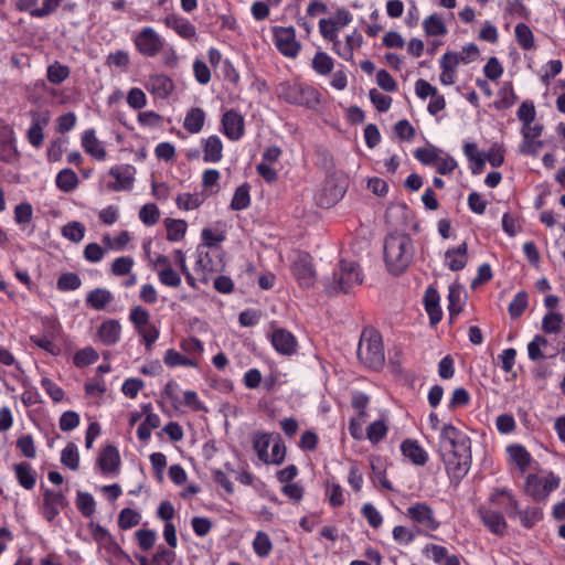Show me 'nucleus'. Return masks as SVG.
<instances>
[{"label": "nucleus", "mask_w": 565, "mask_h": 565, "mask_svg": "<svg viewBox=\"0 0 565 565\" xmlns=\"http://www.w3.org/2000/svg\"><path fill=\"white\" fill-rule=\"evenodd\" d=\"M127 104L132 109H141L147 105V96L142 89L132 87L127 95Z\"/></svg>", "instance_id": "nucleus-64"}, {"label": "nucleus", "mask_w": 565, "mask_h": 565, "mask_svg": "<svg viewBox=\"0 0 565 565\" xmlns=\"http://www.w3.org/2000/svg\"><path fill=\"white\" fill-rule=\"evenodd\" d=\"M76 505L81 513L90 516L95 512V501L92 494L86 492H77Z\"/></svg>", "instance_id": "nucleus-60"}, {"label": "nucleus", "mask_w": 565, "mask_h": 565, "mask_svg": "<svg viewBox=\"0 0 565 565\" xmlns=\"http://www.w3.org/2000/svg\"><path fill=\"white\" fill-rule=\"evenodd\" d=\"M270 342L274 349L281 355H292L297 352L298 342L296 337L284 328H276L270 334Z\"/></svg>", "instance_id": "nucleus-14"}, {"label": "nucleus", "mask_w": 565, "mask_h": 565, "mask_svg": "<svg viewBox=\"0 0 565 565\" xmlns=\"http://www.w3.org/2000/svg\"><path fill=\"white\" fill-rule=\"evenodd\" d=\"M249 204V188L247 184H242L235 190V193L231 201V209L234 211H242L247 209Z\"/></svg>", "instance_id": "nucleus-44"}, {"label": "nucleus", "mask_w": 565, "mask_h": 565, "mask_svg": "<svg viewBox=\"0 0 565 565\" xmlns=\"http://www.w3.org/2000/svg\"><path fill=\"white\" fill-rule=\"evenodd\" d=\"M135 168L130 164H117L109 169L108 174L115 179V182L108 183L107 188L119 192L128 191L134 184Z\"/></svg>", "instance_id": "nucleus-13"}, {"label": "nucleus", "mask_w": 565, "mask_h": 565, "mask_svg": "<svg viewBox=\"0 0 565 565\" xmlns=\"http://www.w3.org/2000/svg\"><path fill=\"white\" fill-rule=\"evenodd\" d=\"M70 76V68L58 62H54L47 67V79L54 85L63 83Z\"/></svg>", "instance_id": "nucleus-48"}, {"label": "nucleus", "mask_w": 565, "mask_h": 565, "mask_svg": "<svg viewBox=\"0 0 565 565\" xmlns=\"http://www.w3.org/2000/svg\"><path fill=\"white\" fill-rule=\"evenodd\" d=\"M204 199L199 194L181 193L177 198V205L180 209L190 211L199 207Z\"/></svg>", "instance_id": "nucleus-57"}, {"label": "nucleus", "mask_w": 565, "mask_h": 565, "mask_svg": "<svg viewBox=\"0 0 565 565\" xmlns=\"http://www.w3.org/2000/svg\"><path fill=\"white\" fill-rule=\"evenodd\" d=\"M441 458L451 483L458 486L471 467V440L455 426L445 425L440 433Z\"/></svg>", "instance_id": "nucleus-1"}, {"label": "nucleus", "mask_w": 565, "mask_h": 565, "mask_svg": "<svg viewBox=\"0 0 565 565\" xmlns=\"http://www.w3.org/2000/svg\"><path fill=\"white\" fill-rule=\"evenodd\" d=\"M222 131L231 140H238L244 135V119L235 110L226 111L222 117Z\"/></svg>", "instance_id": "nucleus-19"}, {"label": "nucleus", "mask_w": 565, "mask_h": 565, "mask_svg": "<svg viewBox=\"0 0 565 565\" xmlns=\"http://www.w3.org/2000/svg\"><path fill=\"white\" fill-rule=\"evenodd\" d=\"M31 126L26 131L28 141L34 147L40 148L44 140V128L49 125L50 118L46 114L32 113Z\"/></svg>", "instance_id": "nucleus-20"}, {"label": "nucleus", "mask_w": 565, "mask_h": 565, "mask_svg": "<svg viewBox=\"0 0 565 565\" xmlns=\"http://www.w3.org/2000/svg\"><path fill=\"white\" fill-rule=\"evenodd\" d=\"M61 462L72 470H76L79 465V455L77 446L74 443H68L62 450Z\"/></svg>", "instance_id": "nucleus-47"}, {"label": "nucleus", "mask_w": 565, "mask_h": 565, "mask_svg": "<svg viewBox=\"0 0 565 565\" xmlns=\"http://www.w3.org/2000/svg\"><path fill=\"white\" fill-rule=\"evenodd\" d=\"M18 159L14 131L9 125L0 122V160L13 162Z\"/></svg>", "instance_id": "nucleus-15"}, {"label": "nucleus", "mask_w": 565, "mask_h": 565, "mask_svg": "<svg viewBox=\"0 0 565 565\" xmlns=\"http://www.w3.org/2000/svg\"><path fill=\"white\" fill-rule=\"evenodd\" d=\"M86 305L95 310H105L114 301V295L106 288H95L85 298Z\"/></svg>", "instance_id": "nucleus-31"}, {"label": "nucleus", "mask_w": 565, "mask_h": 565, "mask_svg": "<svg viewBox=\"0 0 565 565\" xmlns=\"http://www.w3.org/2000/svg\"><path fill=\"white\" fill-rule=\"evenodd\" d=\"M563 324V316L559 312H548L543 317L542 329L545 333H558Z\"/></svg>", "instance_id": "nucleus-52"}, {"label": "nucleus", "mask_w": 565, "mask_h": 565, "mask_svg": "<svg viewBox=\"0 0 565 565\" xmlns=\"http://www.w3.org/2000/svg\"><path fill=\"white\" fill-rule=\"evenodd\" d=\"M180 348L192 359L193 356H200L204 351L203 343L195 337L183 339L180 342Z\"/></svg>", "instance_id": "nucleus-55"}, {"label": "nucleus", "mask_w": 565, "mask_h": 565, "mask_svg": "<svg viewBox=\"0 0 565 565\" xmlns=\"http://www.w3.org/2000/svg\"><path fill=\"white\" fill-rule=\"evenodd\" d=\"M358 358L369 369L380 370L384 365L382 337L377 331L363 330L358 345Z\"/></svg>", "instance_id": "nucleus-4"}, {"label": "nucleus", "mask_w": 565, "mask_h": 565, "mask_svg": "<svg viewBox=\"0 0 565 565\" xmlns=\"http://www.w3.org/2000/svg\"><path fill=\"white\" fill-rule=\"evenodd\" d=\"M515 39L523 50L534 47V35L532 30L525 23H519L515 26Z\"/></svg>", "instance_id": "nucleus-46"}, {"label": "nucleus", "mask_w": 565, "mask_h": 565, "mask_svg": "<svg viewBox=\"0 0 565 565\" xmlns=\"http://www.w3.org/2000/svg\"><path fill=\"white\" fill-rule=\"evenodd\" d=\"M163 362L169 367L177 366H188V367H196L198 362L190 358L185 356L173 349H169L166 351L163 356Z\"/></svg>", "instance_id": "nucleus-38"}, {"label": "nucleus", "mask_w": 565, "mask_h": 565, "mask_svg": "<svg viewBox=\"0 0 565 565\" xmlns=\"http://www.w3.org/2000/svg\"><path fill=\"white\" fill-rule=\"evenodd\" d=\"M129 321L140 335L146 349L150 351L159 339L160 330L151 322L149 311L141 306H135L130 310Z\"/></svg>", "instance_id": "nucleus-6"}, {"label": "nucleus", "mask_w": 565, "mask_h": 565, "mask_svg": "<svg viewBox=\"0 0 565 565\" xmlns=\"http://www.w3.org/2000/svg\"><path fill=\"white\" fill-rule=\"evenodd\" d=\"M57 329L55 326H52L50 330L44 333L33 334L30 337L31 342L38 348L44 350L45 352L57 355L61 352L60 347L55 343L54 338Z\"/></svg>", "instance_id": "nucleus-26"}, {"label": "nucleus", "mask_w": 565, "mask_h": 565, "mask_svg": "<svg viewBox=\"0 0 565 565\" xmlns=\"http://www.w3.org/2000/svg\"><path fill=\"white\" fill-rule=\"evenodd\" d=\"M205 111L200 107L191 108L183 120V128L190 134H199L205 122Z\"/></svg>", "instance_id": "nucleus-33"}, {"label": "nucleus", "mask_w": 565, "mask_h": 565, "mask_svg": "<svg viewBox=\"0 0 565 565\" xmlns=\"http://www.w3.org/2000/svg\"><path fill=\"white\" fill-rule=\"evenodd\" d=\"M147 88L159 98H167L173 90V82L163 74H157L149 78Z\"/></svg>", "instance_id": "nucleus-29"}, {"label": "nucleus", "mask_w": 565, "mask_h": 565, "mask_svg": "<svg viewBox=\"0 0 565 565\" xmlns=\"http://www.w3.org/2000/svg\"><path fill=\"white\" fill-rule=\"evenodd\" d=\"M82 147L87 154L98 161H103L106 158V150L103 143L97 139L94 129H87L82 135Z\"/></svg>", "instance_id": "nucleus-23"}, {"label": "nucleus", "mask_w": 565, "mask_h": 565, "mask_svg": "<svg viewBox=\"0 0 565 565\" xmlns=\"http://www.w3.org/2000/svg\"><path fill=\"white\" fill-rule=\"evenodd\" d=\"M516 516L524 527L531 529L543 519V512L540 508L529 507L525 510L519 509Z\"/></svg>", "instance_id": "nucleus-42"}, {"label": "nucleus", "mask_w": 565, "mask_h": 565, "mask_svg": "<svg viewBox=\"0 0 565 565\" xmlns=\"http://www.w3.org/2000/svg\"><path fill=\"white\" fill-rule=\"evenodd\" d=\"M138 561L140 565H171L175 561V552L171 547L159 545L151 557L140 556Z\"/></svg>", "instance_id": "nucleus-30"}, {"label": "nucleus", "mask_w": 565, "mask_h": 565, "mask_svg": "<svg viewBox=\"0 0 565 565\" xmlns=\"http://www.w3.org/2000/svg\"><path fill=\"white\" fill-rule=\"evenodd\" d=\"M387 434V426L384 420H375L369 425L366 437L372 444H377Z\"/></svg>", "instance_id": "nucleus-56"}, {"label": "nucleus", "mask_w": 565, "mask_h": 565, "mask_svg": "<svg viewBox=\"0 0 565 565\" xmlns=\"http://www.w3.org/2000/svg\"><path fill=\"white\" fill-rule=\"evenodd\" d=\"M467 250L468 245L466 242L460 244L458 247L449 248L446 250V264L450 270L459 271L466 267L468 263Z\"/></svg>", "instance_id": "nucleus-27"}, {"label": "nucleus", "mask_w": 565, "mask_h": 565, "mask_svg": "<svg viewBox=\"0 0 565 565\" xmlns=\"http://www.w3.org/2000/svg\"><path fill=\"white\" fill-rule=\"evenodd\" d=\"M43 502L41 505V513L47 522H52L67 507L68 501L65 494L61 491H54L49 488L42 487Z\"/></svg>", "instance_id": "nucleus-9"}, {"label": "nucleus", "mask_w": 565, "mask_h": 565, "mask_svg": "<svg viewBox=\"0 0 565 565\" xmlns=\"http://www.w3.org/2000/svg\"><path fill=\"white\" fill-rule=\"evenodd\" d=\"M167 238L170 242L181 241L186 232V222L183 220H166Z\"/></svg>", "instance_id": "nucleus-41"}, {"label": "nucleus", "mask_w": 565, "mask_h": 565, "mask_svg": "<svg viewBox=\"0 0 565 565\" xmlns=\"http://www.w3.org/2000/svg\"><path fill=\"white\" fill-rule=\"evenodd\" d=\"M121 326L117 320L104 321L98 328V338L105 345H113L120 340Z\"/></svg>", "instance_id": "nucleus-28"}, {"label": "nucleus", "mask_w": 565, "mask_h": 565, "mask_svg": "<svg viewBox=\"0 0 565 565\" xmlns=\"http://www.w3.org/2000/svg\"><path fill=\"white\" fill-rule=\"evenodd\" d=\"M529 306V295L526 291H519L508 307L512 319L520 318Z\"/></svg>", "instance_id": "nucleus-43"}, {"label": "nucleus", "mask_w": 565, "mask_h": 565, "mask_svg": "<svg viewBox=\"0 0 565 565\" xmlns=\"http://www.w3.org/2000/svg\"><path fill=\"white\" fill-rule=\"evenodd\" d=\"M253 550L258 557H267L273 551V543L269 535L263 531H258L253 541Z\"/></svg>", "instance_id": "nucleus-40"}, {"label": "nucleus", "mask_w": 565, "mask_h": 565, "mask_svg": "<svg viewBox=\"0 0 565 565\" xmlns=\"http://www.w3.org/2000/svg\"><path fill=\"white\" fill-rule=\"evenodd\" d=\"M369 96L372 104L379 111L385 113L390 109L392 104V98L390 96L380 93L376 88H372L369 92Z\"/></svg>", "instance_id": "nucleus-62"}, {"label": "nucleus", "mask_w": 565, "mask_h": 565, "mask_svg": "<svg viewBox=\"0 0 565 565\" xmlns=\"http://www.w3.org/2000/svg\"><path fill=\"white\" fill-rule=\"evenodd\" d=\"M82 280L75 273H65L57 279V288L62 291L76 290L81 287Z\"/></svg>", "instance_id": "nucleus-53"}, {"label": "nucleus", "mask_w": 565, "mask_h": 565, "mask_svg": "<svg viewBox=\"0 0 565 565\" xmlns=\"http://www.w3.org/2000/svg\"><path fill=\"white\" fill-rule=\"evenodd\" d=\"M423 28L427 35L441 36L447 33V26L439 14H430L423 21Z\"/></svg>", "instance_id": "nucleus-39"}, {"label": "nucleus", "mask_w": 565, "mask_h": 565, "mask_svg": "<svg viewBox=\"0 0 565 565\" xmlns=\"http://www.w3.org/2000/svg\"><path fill=\"white\" fill-rule=\"evenodd\" d=\"M361 513L372 527L379 529L382 525L383 518L372 503H365L361 509Z\"/></svg>", "instance_id": "nucleus-63"}, {"label": "nucleus", "mask_w": 565, "mask_h": 565, "mask_svg": "<svg viewBox=\"0 0 565 565\" xmlns=\"http://www.w3.org/2000/svg\"><path fill=\"white\" fill-rule=\"evenodd\" d=\"M158 278L162 285L168 287L175 288L181 285L180 275L171 266L158 270Z\"/></svg>", "instance_id": "nucleus-59"}, {"label": "nucleus", "mask_w": 565, "mask_h": 565, "mask_svg": "<svg viewBox=\"0 0 565 565\" xmlns=\"http://www.w3.org/2000/svg\"><path fill=\"white\" fill-rule=\"evenodd\" d=\"M489 501L495 508L502 510L509 518H515L519 510V502L512 491L507 488L494 489L489 497Z\"/></svg>", "instance_id": "nucleus-11"}, {"label": "nucleus", "mask_w": 565, "mask_h": 565, "mask_svg": "<svg viewBox=\"0 0 565 565\" xmlns=\"http://www.w3.org/2000/svg\"><path fill=\"white\" fill-rule=\"evenodd\" d=\"M424 303L426 312L429 316L430 324L436 326L443 318L438 292L433 288H428L424 296Z\"/></svg>", "instance_id": "nucleus-32"}, {"label": "nucleus", "mask_w": 565, "mask_h": 565, "mask_svg": "<svg viewBox=\"0 0 565 565\" xmlns=\"http://www.w3.org/2000/svg\"><path fill=\"white\" fill-rule=\"evenodd\" d=\"M559 487V478L554 473L541 478L536 475H529L526 477L524 491L534 501H544L550 493Z\"/></svg>", "instance_id": "nucleus-7"}, {"label": "nucleus", "mask_w": 565, "mask_h": 565, "mask_svg": "<svg viewBox=\"0 0 565 565\" xmlns=\"http://www.w3.org/2000/svg\"><path fill=\"white\" fill-rule=\"evenodd\" d=\"M138 545L142 551H149L154 546L157 535L153 530L140 529L136 532Z\"/></svg>", "instance_id": "nucleus-61"}, {"label": "nucleus", "mask_w": 565, "mask_h": 565, "mask_svg": "<svg viewBox=\"0 0 565 565\" xmlns=\"http://www.w3.org/2000/svg\"><path fill=\"white\" fill-rule=\"evenodd\" d=\"M62 234L65 238L78 243L84 238L85 226L81 222L73 221L63 226Z\"/></svg>", "instance_id": "nucleus-51"}, {"label": "nucleus", "mask_w": 565, "mask_h": 565, "mask_svg": "<svg viewBox=\"0 0 565 565\" xmlns=\"http://www.w3.org/2000/svg\"><path fill=\"white\" fill-rule=\"evenodd\" d=\"M406 515L430 531H436L440 525L435 518L434 510L424 502H417L407 508Z\"/></svg>", "instance_id": "nucleus-12"}, {"label": "nucleus", "mask_w": 565, "mask_h": 565, "mask_svg": "<svg viewBox=\"0 0 565 565\" xmlns=\"http://www.w3.org/2000/svg\"><path fill=\"white\" fill-rule=\"evenodd\" d=\"M478 515L481 519L483 525L491 533L499 536H503L505 534L508 524L502 512L481 507L478 510Z\"/></svg>", "instance_id": "nucleus-16"}, {"label": "nucleus", "mask_w": 565, "mask_h": 565, "mask_svg": "<svg viewBox=\"0 0 565 565\" xmlns=\"http://www.w3.org/2000/svg\"><path fill=\"white\" fill-rule=\"evenodd\" d=\"M159 209L153 203L145 204L139 211V218L147 226L154 225L159 221Z\"/></svg>", "instance_id": "nucleus-54"}, {"label": "nucleus", "mask_w": 565, "mask_h": 565, "mask_svg": "<svg viewBox=\"0 0 565 565\" xmlns=\"http://www.w3.org/2000/svg\"><path fill=\"white\" fill-rule=\"evenodd\" d=\"M507 452L512 462L520 469L521 472L527 470L531 463L530 452L521 445H511L507 448Z\"/></svg>", "instance_id": "nucleus-35"}, {"label": "nucleus", "mask_w": 565, "mask_h": 565, "mask_svg": "<svg viewBox=\"0 0 565 565\" xmlns=\"http://www.w3.org/2000/svg\"><path fill=\"white\" fill-rule=\"evenodd\" d=\"M363 276L360 266L355 262L342 259L338 269L326 278L324 291L328 296L348 294L354 286L362 284Z\"/></svg>", "instance_id": "nucleus-3"}, {"label": "nucleus", "mask_w": 565, "mask_h": 565, "mask_svg": "<svg viewBox=\"0 0 565 565\" xmlns=\"http://www.w3.org/2000/svg\"><path fill=\"white\" fill-rule=\"evenodd\" d=\"M271 443V436L268 433H258L253 437V448L260 461L269 463L268 447Z\"/></svg>", "instance_id": "nucleus-37"}, {"label": "nucleus", "mask_w": 565, "mask_h": 565, "mask_svg": "<svg viewBox=\"0 0 565 565\" xmlns=\"http://www.w3.org/2000/svg\"><path fill=\"white\" fill-rule=\"evenodd\" d=\"M401 451L416 466H424L428 461L427 451L415 439H405L401 445Z\"/></svg>", "instance_id": "nucleus-22"}, {"label": "nucleus", "mask_w": 565, "mask_h": 565, "mask_svg": "<svg viewBox=\"0 0 565 565\" xmlns=\"http://www.w3.org/2000/svg\"><path fill=\"white\" fill-rule=\"evenodd\" d=\"M462 288L457 285H452L448 290V310L451 318L458 316L462 310L461 303Z\"/></svg>", "instance_id": "nucleus-45"}, {"label": "nucleus", "mask_w": 565, "mask_h": 565, "mask_svg": "<svg viewBox=\"0 0 565 565\" xmlns=\"http://www.w3.org/2000/svg\"><path fill=\"white\" fill-rule=\"evenodd\" d=\"M414 257L412 238L404 233H391L384 239V260L388 271L401 275Z\"/></svg>", "instance_id": "nucleus-2"}, {"label": "nucleus", "mask_w": 565, "mask_h": 565, "mask_svg": "<svg viewBox=\"0 0 565 565\" xmlns=\"http://www.w3.org/2000/svg\"><path fill=\"white\" fill-rule=\"evenodd\" d=\"M279 97L289 104L309 109H317L320 104L319 92L311 86L298 82L280 84Z\"/></svg>", "instance_id": "nucleus-5"}, {"label": "nucleus", "mask_w": 565, "mask_h": 565, "mask_svg": "<svg viewBox=\"0 0 565 565\" xmlns=\"http://www.w3.org/2000/svg\"><path fill=\"white\" fill-rule=\"evenodd\" d=\"M195 270H201L203 274L213 273L215 270L213 260L209 252L199 246L196 252Z\"/></svg>", "instance_id": "nucleus-58"}, {"label": "nucleus", "mask_w": 565, "mask_h": 565, "mask_svg": "<svg viewBox=\"0 0 565 565\" xmlns=\"http://www.w3.org/2000/svg\"><path fill=\"white\" fill-rule=\"evenodd\" d=\"M292 271L302 287H311L316 281V271L308 255H301L292 265Z\"/></svg>", "instance_id": "nucleus-18"}, {"label": "nucleus", "mask_w": 565, "mask_h": 565, "mask_svg": "<svg viewBox=\"0 0 565 565\" xmlns=\"http://www.w3.org/2000/svg\"><path fill=\"white\" fill-rule=\"evenodd\" d=\"M313 70L320 75H328L333 68V60L326 52H317L312 60Z\"/></svg>", "instance_id": "nucleus-49"}, {"label": "nucleus", "mask_w": 565, "mask_h": 565, "mask_svg": "<svg viewBox=\"0 0 565 565\" xmlns=\"http://www.w3.org/2000/svg\"><path fill=\"white\" fill-rule=\"evenodd\" d=\"M97 465L105 475L116 473L120 465V456L117 448L113 445L106 446L97 459Z\"/></svg>", "instance_id": "nucleus-21"}, {"label": "nucleus", "mask_w": 565, "mask_h": 565, "mask_svg": "<svg viewBox=\"0 0 565 565\" xmlns=\"http://www.w3.org/2000/svg\"><path fill=\"white\" fill-rule=\"evenodd\" d=\"M344 188L334 181H327L321 190L316 194V202L319 206L328 209L334 205L344 195Z\"/></svg>", "instance_id": "nucleus-17"}, {"label": "nucleus", "mask_w": 565, "mask_h": 565, "mask_svg": "<svg viewBox=\"0 0 565 565\" xmlns=\"http://www.w3.org/2000/svg\"><path fill=\"white\" fill-rule=\"evenodd\" d=\"M18 483L25 490H32L36 483V471L31 463L21 461L12 466Z\"/></svg>", "instance_id": "nucleus-24"}, {"label": "nucleus", "mask_w": 565, "mask_h": 565, "mask_svg": "<svg viewBox=\"0 0 565 565\" xmlns=\"http://www.w3.org/2000/svg\"><path fill=\"white\" fill-rule=\"evenodd\" d=\"M78 183L77 174L70 168L62 169L55 178L56 186L65 193L74 191Z\"/></svg>", "instance_id": "nucleus-36"}, {"label": "nucleus", "mask_w": 565, "mask_h": 565, "mask_svg": "<svg viewBox=\"0 0 565 565\" xmlns=\"http://www.w3.org/2000/svg\"><path fill=\"white\" fill-rule=\"evenodd\" d=\"M203 160L207 163L220 162L223 158V143L218 136L212 135L202 140Z\"/></svg>", "instance_id": "nucleus-25"}, {"label": "nucleus", "mask_w": 565, "mask_h": 565, "mask_svg": "<svg viewBox=\"0 0 565 565\" xmlns=\"http://www.w3.org/2000/svg\"><path fill=\"white\" fill-rule=\"evenodd\" d=\"M137 51L146 57H154L164 49V40L151 26H145L134 38Z\"/></svg>", "instance_id": "nucleus-8"}, {"label": "nucleus", "mask_w": 565, "mask_h": 565, "mask_svg": "<svg viewBox=\"0 0 565 565\" xmlns=\"http://www.w3.org/2000/svg\"><path fill=\"white\" fill-rule=\"evenodd\" d=\"M274 38L278 51L288 57H296L300 51V44L296 40L295 29L292 26H275Z\"/></svg>", "instance_id": "nucleus-10"}, {"label": "nucleus", "mask_w": 565, "mask_h": 565, "mask_svg": "<svg viewBox=\"0 0 565 565\" xmlns=\"http://www.w3.org/2000/svg\"><path fill=\"white\" fill-rule=\"evenodd\" d=\"M140 513L130 508H125L119 513L118 525L122 530H128L138 525L140 523Z\"/></svg>", "instance_id": "nucleus-50"}, {"label": "nucleus", "mask_w": 565, "mask_h": 565, "mask_svg": "<svg viewBox=\"0 0 565 565\" xmlns=\"http://www.w3.org/2000/svg\"><path fill=\"white\" fill-rule=\"evenodd\" d=\"M166 24L184 39H191L196 34L195 26L190 21L181 17H168L166 19Z\"/></svg>", "instance_id": "nucleus-34"}]
</instances>
